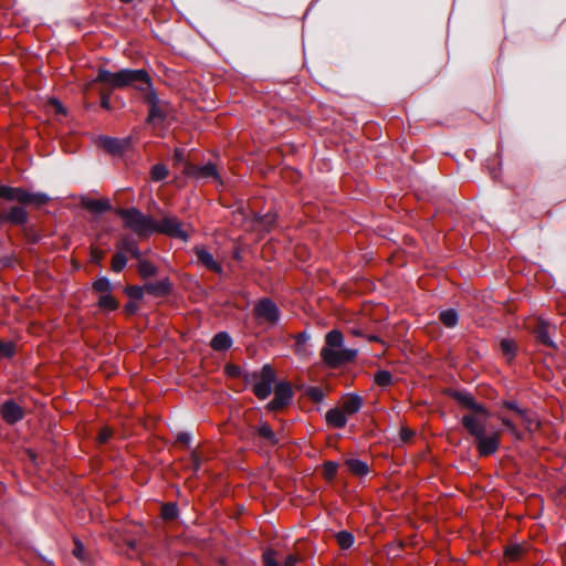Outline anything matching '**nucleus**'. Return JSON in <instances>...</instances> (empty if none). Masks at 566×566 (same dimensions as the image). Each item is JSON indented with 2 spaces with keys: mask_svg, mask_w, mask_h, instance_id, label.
<instances>
[{
  "mask_svg": "<svg viewBox=\"0 0 566 566\" xmlns=\"http://www.w3.org/2000/svg\"><path fill=\"white\" fill-rule=\"evenodd\" d=\"M292 399V389L287 382H280L274 390V398L269 402L271 410H279L285 407Z\"/></svg>",
  "mask_w": 566,
  "mask_h": 566,
  "instance_id": "9",
  "label": "nucleus"
},
{
  "mask_svg": "<svg viewBox=\"0 0 566 566\" xmlns=\"http://www.w3.org/2000/svg\"><path fill=\"white\" fill-rule=\"evenodd\" d=\"M172 285L168 277L161 279L156 282H147L145 284V291L149 295L160 297L166 296L171 292Z\"/></svg>",
  "mask_w": 566,
  "mask_h": 566,
  "instance_id": "13",
  "label": "nucleus"
},
{
  "mask_svg": "<svg viewBox=\"0 0 566 566\" xmlns=\"http://www.w3.org/2000/svg\"><path fill=\"white\" fill-rule=\"evenodd\" d=\"M101 256H102V253H101V252H98V251H93V252H92V260H93L94 262H99Z\"/></svg>",
  "mask_w": 566,
  "mask_h": 566,
  "instance_id": "54",
  "label": "nucleus"
},
{
  "mask_svg": "<svg viewBox=\"0 0 566 566\" xmlns=\"http://www.w3.org/2000/svg\"><path fill=\"white\" fill-rule=\"evenodd\" d=\"M172 159H174L175 165L180 164V165L185 166L186 164H188L186 161L185 150L180 149V148L175 149Z\"/></svg>",
  "mask_w": 566,
  "mask_h": 566,
  "instance_id": "42",
  "label": "nucleus"
},
{
  "mask_svg": "<svg viewBox=\"0 0 566 566\" xmlns=\"http://www.w3.org/2000/svg\"><path fill=\"white\" fill-rule=\"evenodd\" d=\"M127 264V258L123 252H117L112 259V270L114 272H120Z\"/></svg>",
  "mask_w": 566,
  "mask_h": 566,
  "instance_id": "32",
  "label": "nucleus"
},
{
  "mask_svg": "<svg viewBox=\"0 0 566 566\" xmlns=\"http://www.w3.org/2000/svg\"><path fill=\"white\" fill-rule=\"evenodd\" d=\"M101 106L106 109V111H111L112 109V105H111V101H109V95L106 94V93H101Z\"/></svg>",
  "mask_w": 566,
  "mask_h": 566,
  "instance_id": "46",
  "label": "nucleus"
},
{
  "mask_svg": "<svg viewBox=\"0 0 566 566\" xmlns=\"http://www.w3.org/2000/svg\"><path fill=\"white\" fill-rule=\"evenodd\" d=\"M297 562L298 558L295 555L291 554L284 558V563L282 564V566H295Z\"/></svg>",
  "mask_w": 566,
  "mask_h": 566,
  "instance_id": "47",
  "label": "nucleus"
},
{
  "mask_svg": "<svg viewBox=\"0 0 566 566\" xmlns=\"http://www.w3.org/2000/svg\"><path fill=\"white\" fill-rule=\"evenodd\" d=\"M502 406L509 410L514 411L515 413H517V410L522 409L515 400H505L503 401Z\"/></svg>",
  "mask_w": 566,
  "mask_h": 566,
  "instance_id": "45",
  "label": "nucleus"
},
{
  "mask_svg": "<svg viewBox=\"0 0 566 566\" xmlns=\"http://www.w3.org/2000/svg\"><path fill=\"white\" fill-rule=\"evenodd\" d=\"M226 373L231 377H240L242 375V369L237 365H227Z\"/></svg>",
  "mask_w": 566,
  "mask_h": 566,
  "instance_id": "43",
  "label": "nucleus"
},
{
  "mask_svg": "<svg viewBox=\"0 0 566 566\" xmlns=\"http://www.w3.org/2000/svg\"><path fill=\"white\" fill-rule=\"evenodd\" d=\"M125 310L128 313H134L136 311V305L134 303H127L125 305Z\"/></svg>",
  "mask_w": 566,
  "mask_h": 566,
  "instance_id": "53",
  "label": "nucleus"
},
{
  "mask_svg": "<svg viewBox=\"0 0 566 566\" xmlns=\"http://www.w3.org/2000/svg\"><path fill=\"white\" fill-rule=\"evenodd\" d=\"M439 318L442 322V324L448 328L454 327L459 321L457 311L452 308L442 311L439 315Z\"/></svg>",
  "mask_w": 566,
  "mask_h": 566,
  "instance_id": "24",
  "label": "nucleus"
},
{
  "mask_svg": "<svg viewBox=\"0 0 566 566\" xmlns=\"http://www.w3.org/2000/svg\"><path fill=\"white\" fill-rule=\"evenodd\" d=\"M306 394L315 402H319L324 398V392L318 387H311V388H308Z\"/></svg>",
  "mask_w": 566,
  "mask_h": 566,
  "instance_id": "41",
  "label": "nucleus"
},
{
  "mask_svg": "<svg viewBox=\"0 0 566 566\" xmlns=\"http://www.w3.org/2000/svg\"><path fill=\"white\" fill-rule=\"evenodd\" d=\"M182 174L187 177H191L195 179H214L219 180V174L214 164H207L203 166H196L191 164H186L185 168H182Z\"/></svg>",
  "mask_w": 566,
  "mask_h": 566,
  "instance_id": "8",
  "label": "nucleus"
},
{
  "mask_svg": "<svg viewBox=\"0 0 566 566\" xmlns=\"http://www.w3.org/2000/svg\"><path fill=\"white\" fill-rule=\"evenodd\" d=\"M537 338L541 343H543L544 345H547V346H552L554 347V343L553 340L551 339L549 337V334H548V329H547V326L545 325H541L537 329Z\"/></svg>",
  "mask_w": 566,
  "mask_h": 566,
  "instance_id": "34",
  "label": "nucleus"
},
{
  "mask_svg": "<svg viewBox=\"0 0 566 566\" xmlns=\"http://www.w3.org/2000/svg\"><path fill=\"white\" fill-rule=\"evenodd\" d=\"M145 285L144 286H128L126 289V294L134 300H142L145 293Z\"/></svg>",
  "mask_w": 566,
  "mask_h": 566,
  "instance_id": "37",
  "label": "nucleus"
},
{
  "mask_svg": "<svg viewBox=\"0 0 566 566\" xmlns=\"http://www.w3.org/2000/svg\"><path fill=\"white\" fill-rule=\"evenodd\" d=\"M263 563L265 566H282L276 558V552L269 549L263 554Z\"/></svg>",
  "mask_w": 566,
  "mask_h": 566,
  "instance_id": "36",
  "label": "nucleus"
},
{
  "mask_svg": "<svg viewBox=\"0 0 566 566\" xmlns=\"http://www.w3.org/2000/svg\"><path fill=\"white\" fill-rule=\"evenodd\" d=\"M294 338H295L294 353L302 358L308 357L311 355V352L307 347V342L310 339V335L307 333L303 332V333H298L297 335H295Z\"/></svg>",
  "mask_w": 566,
  "mask_h": 566,
  "instance_id": "18",
  "label": "nucleus"
},
{
  "mask_svg": "<svg viewBox=\"0 0 566 566\" xmlns=\"http://www.w3.org/2000/svg\"><path fill=\"white\" fill-rule=\"evenodd\" d=\"M347 417L348 416L342 408H332L325 415L327 424L336 429H340L346 426Z\"/></svg>",
  "mask_w": 566,
  "mask_h": 566,
  "instance_id": "15",
  "label": "nucleus"
},
{
  "mask_svg": "<svg viewBox=\"0 0 566 566\" xmlns=\"http://www.w3.org/2000/svg\"><path fill=\"white\" fill-rule=\"evenodd\" d=\"M83 206L94 213H102L111 210L112 208L107 199H86L83 201Z\"/></svg>",
  "mask_w": 566,
  "mask_h": 566,
  "instance_id": "19",
  "label": "nucleus"
},
{
  "mask_svg": "<svg viewBox=\"0 0 566 566\" xmlns=\"http://www.w3.org/2000/svg\"><path fill=\"white\" fill-rule=\"evenodd\" d=\"M139 260V263H138V273L140 274L142 277L146 279V277H150V276H154L156 273H157V268L149 261L147 260Z\"/></svg>",
  "mask_w": 566,
  "mask_h": 566,
  "instance_id": "26",
  "label": "nucleus"
},
{
  "mask_svg": "<svg viewBox=\"0 0 566 566\" xmlns=\"http://www.w3.org/2000/svg\"><path fill=\"white\" fill-rule=\"evenodd\" d=\"M93 289L96 291V292H99L103 294H107V293H111L112 291V283L111 281L105 277V276H102V277H98L94 283H93Z\"/></svg>",
  "mask_w": 566,
  "mask_h": 566,
  "instance_id": "31",
  "label": "nucleus"
},
{
  "mask_svg": "<svg viewBox=\"0 0 566 566\" xmlns=\"http://www.w3.org/2000/svg\"><path fill=\"white\" fill-rule=\"evenodd\" d=\"M193 252L197 256L198 262L206 266L208 270L216 273L222 272V266L220 265V263H218L214 260L213 255L205 247H195Z\"/></svg>",
  "mask_w": 566,
  "mask_h": 566,
  "instance_id": "12",
  "label": "nucleus"
},
{
  "mask_svg": "<svg viewBox=\"0 0 566 566\" xmlns=\"http://www.w3.org/2000/svg\"><path fill=\"white\" fill-rule=\"evenodd\" d=\"M96 82L107 84L111 88L133 87L140 91L144 93L145 101L150 106L147 120L153 123L165 118V114L159 105L158 96L154 91L150 77L145 70L123 69L116 73H112L108 70L99 69L96 78L86 83L84 91L90 90Z\"/></svg>",
  "mask_w": 566,
  "mask_h": 566,
  "instance_id": "2",
  "label": "nucleus"
},
{
  "mask_svg": "<svg viewBox=\"0 0 566 566\" xmlns=\"http://www.w3.org/2000/svg\"><path fill=\"white\" fill-rule=\"evenodd\" d=\"M9 189H10L9 186L0 185V198H3V199L7 200L8 193H9Z\"/></svg>",
  "mask_w": 566,
  "mask_h": 566,
  "instance_id": "51",
  "label": "nucleus"
},
{
  "mask_svg": "<svg viewBox=\"0 0 566 566\" xmlns=\"http://www.w3.org/2000/svg\"><path fill=\"white\" fill-rule=\"evenodd\" d=\"M345 464L353 474L358 476L367 475L369 472L368 464L358 459H348Z\"/></svg>",
  "mask_w": 566,
  "mask_h": 566,
  "instance_id": "22",
  "label": "nucleus"
},
{
  "mask_svg": "<svg viewBox=\"0 0 566 566\" xmlns=\"http://www.w3.org/2000/svg\"><path fill=\"white\" fill-rule=\"evenodd\" d=\"M374 381L379 387H388L392 382V375L387 370H378L374 376Z\"/></svg>",
  "mask_w": 566,
  "mask_h": 566,
  "instance_id": "29",
  "label": "nucleus"
},
{
  "mask_svg": "<svg viewBox=\"0 0 566 566\" xmlns=\"http://www.w3.org/2000/svg\"><path fill=\"white\" fill-rule=\"evenodd\" d=\"M356 349L344 347V336L338 329L328 332L325 336V345L321 350V358L331 368H336L355 359Z\"/></svg>",
  "mask_w": 566,
  "mask_h": 566,
  "instance_id": "4",
  "label": "nucleus"
},
{
  "mask_svg": "<svg viewBox=\"0 0 566 566\" xmlns=\"http://www.w3.org/2000/svg\"><path fill=\"white\" fill-rule=\"evenodd\" d=\"M497 419L501 421V423L504 426V428L512 434V437L516 440L523 439V433L520 431L517 426L514 423L512 419L504 416L502 412H500L497 416Z\"/></svg>",
  "mask_w": 566,
  "mask_h": 566,
  "instance_id": "23",
  "label": "nucleus"
},
{
  "mask_svg": "<svg viewBox=\"0 0 566 566\" xmlns=\"http://www.w3.org/2000/svg\"><path fill=\"white\" fill-rule=\"evenodd\" d=\"M101 146L112 155H119L125 151L130 144L129 138L118 139L103 136L99 138Z\"/></svg>",
  "mask_w": 566,
  "mask_h": 566,
  "instance_id": "11",
  "label": "nucleus"
},
{
  "mask_svg": "<svg viewBox=\"0 0 566 566\" xmlns=\"http://www.w3.org/2000/svg\"><path fill=\"white\" fill-rule=\"evenodd\" d=\"M80 553H81V547L77 545L76 549L74 551V554H75V556L81 557Z\"/></svg>",
  "mask_w": 566,
  "mask_h": 566,
  "instance_id": "56",
  "label": "nucleus"
},
{
  "mask_svg": "<svg viewBox=\"0 0 566 566\" xmlns=\"http://www.w3.org/2000/svg\"><path fill=\"white\" fill-rule=\"evenodd\" d=\"M412 437V431L407 428L400 430V438L402 441H408Z\"/></svg>",
  "mask_w": 566,
  "mask_h": 566,
  "instance_id": "49",
  "label": "nucleus"
},
{
  "mask_svg": "<svg viewBox=\"0 0 566 566\" xmlns=\"http://www.w3.org/2000/svg\"><path fill=\"white\" fill-rule=\"evenodd\" d=\"M500 347L507 360H512L515 357L517 346L514 340L504 338L501 340Z\"/></svg>",
  "mask_w": 566,
  "mask_h": 566,
  "instance_id": "25",
  "label": "nucleus"
},
{
  "mask_svg": "<svg viewBox=\"0 0 566 566\" xmlns=\"http://www.w3.org/2000/svg\"><path fill=\"white\" fill-rule=\"evenodd\" d=\"M452 397L464 408L469 409L461 418V424L473 437L480 457H489L497 452L501 444V430L488 432L491 418L489 409L475 401L473 396L463 391H454Z\"/></svg>",
  "mask_w": 566,
  "mask_h": 566,
  "instance_id": "1",
  "label": "nucleus"
},
{
  "mask_svg": "<svg viewBox=\"0 0 566 566\" xmlns=\"http://www.w3.org/2000/svg\"><path fill=\"white\" fill-rule=\"evenodd\" d=\"M256 434L262 438L266 446L275 447L281 443V438L272 430L269 423L261 422L256 429Z\"/></svg>",
  "mask_w": 566,
  "mask_h": 566,
  "instance_id": "14",
  "label": "nucleus"
},
{
  "mask_svg": "<svg viewBox=\"0 0 566 566\" xmlns=\"http://www.w3.org/2000/svg\"><path fill=\"white\" fill-rule=\"evenodd\" d=\"M363 398L356 394H349L342 401V409L347 416L357 413L363 407Z\"/></svg>",
  "mask_w": 566,
  "mask_h": 566,
  "instance_id": "16",
  "label": "nucleus"
},
{
  "mask_svg": "<svg viewBox=\"0 0 566 566\" xmlns=\"http://www.w3.org/2000/svg\"><path fill=\"white\" fill-rule=\"evenodd\" d=\"M98 306L106 311H115L118 307V302L111 295V293L101 295Z\"/></svg>",
  "mask_w": 566,
  "mask_h": 566,
  "instance_id": "27",
  "label": "nucleus"
},
{
  "mask_svg": "<svg viewBox=\"0 0 566 566\" xmlns=\"http://www.w3.org/2000/svg\"><path fill=\"white\" fill-rule=\"evenodd\" d=\"M275 221V216L266 214L264 216L262 222L266 228H269Z\"/></svg>",
  "mask_w": 566,
  "mask_h": 566,
  "instance_id": "50",
  "label": "nucleus"
},
{
  "mask_svg": "<svg viewBox=\"0 0 566 566\" xmlns=\"http://www.w3.org/2000/svg\"><path fill=\"white\" fill-rule=\"evenodd\" d=\"M337 544L343 549H348L354 544V536L347 531L338 532L336 535Z\"/></svg>",
  "mask_w": 566,
  "mask_h": 566,
  "instance_id": "28",
  "label": "nucleus"
},
{
  "mask_svg": "<svg viewBox=\"0 0 566 566\" xmlns=\"http://www.w3.org/2000/svg\"><path fill=\"white\" fill-rule=\"evenodd\" d=\"M516 415L520 417V419L522 420L523 424L527 430H532L533 427H537V422L535 421L533 415L527 409L522 408L521 410H517Z\"/></svg>",
  "mask_w": 566,
  "mask_h": 566,
  "instance_id": "30",
  "label": "nucleus"
},
{
  "mask_svg": "<svg viewBox=\"0 0 566 566\" xmlns=\"http://www.w3.org/2000/svg\"><path fill=\"white\" fill-rule=\"evenodd\" d=\"M54 104L56 106V112L64 113V109H63L62 105L57 101H54Z\"/></svg>",
  "mask_w": 566,
  "mask_h": 566,
  "instance_id": "55",
  "label": "nucleus"
},
{
  "mask_svg": "<svg viewBox=\"0 0 566 566\" xmlns=\"http://www.w3.org/2000/svg\"><path fill=\"white\" fill-rule=\"evenodd\" d=\"M177 440L181 443L189 444L191 441V436L187 432H181L178 434Z\"/></svg>",
  "mask_w": 566,
  "mask_h": 566,
  "instance_id": "48",
  "label": "nucleus"
},
{
  "mask_svg": "<svg viewBox=\"0 0 566 566\" xmlns=\"http://www.w3.org/2000/svg\"><path fill=\"white\" fill-rule=\"evenodd\" d=\"M337 469H338V464L335 463V462H326L324 464V476L327 479V480H332L335 478V475L337 474Z\"/></svg>",
  "mask_w": 566,
  "mask_h": 566,
  "instance_id": "38",
  "label": "nucleus"
},
{
  "mask_svg": "<svg viewBox=\"0 0 566 566\" xmlns=\"http://www.w3.org/2000/svg\"><path fill=\"white\" fill-rule=\"evenodd\" d=\"M211 347L214 350L222 352L227 350L232 346V338L226 332H219L211 339Z\"/></svg>",
  "mask_w": 566,
  "mask_h": 566,
  "instance_id": "20",
  "label": "nucleus"
},
{
  "mask_svg": "<svg viewBox=\"0 0 566 566\" xmlns=\"http://www.w3.org/2000/svg\"><path fill=\"white\" fill-rule=\"evenodd\" d=\"M178 509L176 504L168 503L163 506V516L166 520H172L177 516Z\"/></svg>",
  "mask_w": 566,
  "mask_h": 566,
  "instance_id": "39",
  "label": "nucleus"
},
{
  "mask_svg": "<svg viewBox=\"0 0 566 566\" xmlns=\"http://www.w3.org/2000/svg\"><path fill=\"white\" fill-rule=\"evenodd\" d=\"M117 214L123 219L125 228L132 230L139 238L161 233L185 242L189 239L185 224L176 217H164L157 221L136 208L119 209Z\"/></svg>",
  "mask_w": 566,
  "mask_h": 566,
  "instance_id": "3",
  "label": "nucleus"
},
{
  "mask_svg": "<svg viewBox=\"0 0 566 566\" xmlns=\"http://www.w3.org/2000/svg\"><path fill=\"white\" fill-rule=\"evenodd\" d=\"M244 379L252 386L254 395L263 400L272 392L275 373L270 365H264L259 371L245 374Z\"/></svg>",
  "mask_w": 566,
  "mask_h": 566,
  "instance_id": "5",
  "label": "nucleus"
},
{
  "mask_svg": "<svg viewBox=\"0 0 566 566\" xmlns=\"http://www.w3.org/2000/svg\"><path fill=\"white\" fill-rule=\"evenodd\" d=\"M191 458H192L195 469L198 470L199 465H200V460H199L198 454L193 452Z\"/></svg>",
  "mask_w": 566,
  "mask_h": 566,
  "instance_id": "52",
  "label": "nucleus"
},
{
  "mask_svg": "<svg viewBox=\"0 0 566 566\" xmlns=\"http://www.w3.org/2000/svg\"><path fill=\"white\" fill-rule=\"evenodd\" d=\"M111 436H112V431L108 428H103L98 432L97 441L99 443H106L109 440Z\"/></svg>",
  "mask_w": 566,
  "mask_h": 566,
  "instance_id": "44",
  "label": "nucleus"
},
{
  "mask_svg": "<svg viewBox=\"0 0 566 566\" xmlns=\"http://www.w3.org/2000/svg\"><path fill=\"white\" fill-rule=\"evenodd\" d=\"M254 314L260 322L266 323L270 326L276 325L281 317L277 305L268 297L261 298L254 305Z\"/></svg>",
  "mask_w": 566,
  "mask_h": 566,
  "instance_id": "6",
  "label": "nucleus"
},
{
  "mask_svg": "<svg viewBox=\"0 0 566 566\" xmlns=\"http://www.w3.org/2000/svg\"><path fill=\"white\" fill-rule=\"evenodd\" d=\"M7 200L41 207L45 205L50 198L43 192H29L23 188L10 187Z\"/></svg>",
  "mask_w": 566,
  "mask_h": 566,
  "instance_id": "7",
  "label": "nucleus"
},
{
  "mask_svg": "<svg viewBox=\"0 0 566 566\" xmlns=\"http://www.w3.org/2000/svg\"><path fill=\"white\" fill-rule=\"evenodd\" d=\"M6 219L13 224H23L28 221V213L24 208L14 206L7 212Z\"/></svg>",
  "mask_w": 566,
  "mask_h": 566,
  "instance_id": "21",
  "label": "nucleus"
},
{
  "mask_svg": "<svg viewBox=\"0 0 566 566\" xmlns=\"http://www.w3.org/2000/svg\"><path fill=\"white\" fill-rule=\"evenodd\" d=\"M15 353V344L13 342H0V354L3 357L10 358Z\"/></svg>",
  "mask_w": 566,
  "mask_h": 566,
  "instance_id": "35",
  "label": "nucleus"
},
{
  "mask_svg": "<svg viewBox=\"0 0 566 566\" xmlns=\"http://www.w3.org/2000/svg\"><path fill=\"white\" fill-rule=\"evenodd\" d=\"M118 252L130 254L135 259H140V252L137 242L134 238L125 235L117 243Z\"/></svg>",
  "mask_w": 566,
  "mask_h": 566,
  "instance_id": "17",
  "label": "nucleus"
},
{
  "mask_svg": "<svg viewBox=\"0 0 566 566\" xmlns=\"http://www.w3.org/2000/svg\"><path fill=\"white\" fill-rule=\"evenodd\" d=\"M0 415L7 423L14 424L23 419L24 411L14 400H7L0 408Z\"/></svg>",
  "mask_w": 566,
  "mask_h": 566,
  "instance_id": "10",
  "label": "nucleus"
},
{
  "mask_svg": "<svg viewBox=\"0 0 566 566\" xmlns=\"http://www.w3.org/2000/svg\"><path fill=\"white\" fill-rule=\"evenodd\" d=\"M151 179L155 181L164 180L168 176V169L163 164H157L151 168Z\"/></svg>",
  "mask_w": 566,
  "mask_h": 566,
  "instance_id": "33",
  "label": "nucleus"
},
{
  "mask_svg": "<svg viewBox=\"0 0 566 566\" xmlns=\"http://www.w3.org/2000/svg\"><path fill=\"white\" fill-rule=\"evenodd\" d=\"M522 555V547L518 545L510 546L505 549V556L511 560H516Z\"/></svg>",
  "mask_w": 566,
  "mask_h": 566,
  "instance_id": "40",
  "label": "nucleus"
}]
</instances>
